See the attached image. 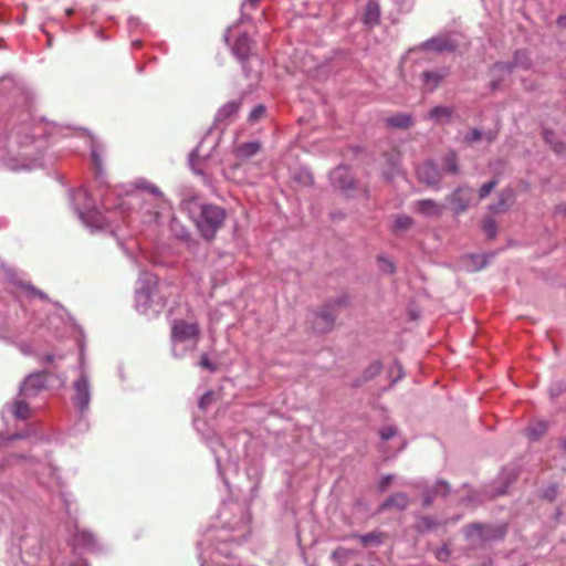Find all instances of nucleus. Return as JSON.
<instances>
[{"label":"nucleus","instance_id":"12","mask_svg":"<svg viewBox=\"0 0 566 566\" xmlns=\"http://www.w3.org/2000/svg\"><path fill=\"white\" fill-rule=\"evenodd\" d=\"M329 180L334 188H338L347 195L353 189L354 179L346 166H338L333 169L329 174Z\"/></svg>","mask_w":566,"mask_h":566},{"label":"nucleus","instance_id":"24","mask_svg":"<svg viewBox=\"0 0 566 566\" xmlns=\"http://www.w3.org/2000/svg\"><path fill=\"white\" fill-rule=\"evenodd\" d=\"M386 123L390 127L408 128L413 124V118L410 114L397 113L388 117Z\"/></svg>","mask_w":566,"mask_h":566},{"label":"nucleus","instance_id":"60","mask_svg":"<svg viewBox=\"0 0 566 566\" xmlns=\"http://www.w3.org/2000/svg\"><path fill=\"white\" fill-rule=\"evenodd\" d=\"M558 24L566 25V17L558 18Z\"/></svg>","mask_w":566,"mask_h":566},{"label":"nucleus","instance_id":"23","mask_svg":"<svg viewBox=\"0 0 566 566\" xmlns=\"http://www.w3.org/2000/svg\"><path fill=\"white\" fill-rule=\"evenodd\" d=\"M240 103L237 101H231L224 104L219 108L216 115V122H224L231 119L239 111Z\"/></svg>","mask_w":566,"mask_h":566},{"label":"nucleus","instance_id":"51","mask_svg":"<svg viewBox=\"0 0 566 566\" xmlns=\"http://www.w3.org/2000/svg\"><path fill=\"white\" fill-rule=\"evenodd\" d=\"M392 479H394V475H385V476H382L380 482H379V490L381 492H384L389 486V484L391 483Z\"/></svg>","mask_w":566,"mask_h":566},{"label":"nucleus","instance_id":"48","mask_svg":"<svg viewBox=\"0 0 566 566\" xmlns=\"http://www.w3.org/2000/svg\"><path fill=\"white\" fill-rule=\"evenodd\" d=\"M199 366L205 368V369H208L210 371H214L216 370L214 364H212L210 361V359L208 358L207 355H202L201 356L200 361H199Z\"/></svg>","mask_w":566,"mask_h":566},{"label":"nucleus","instance_id":"54","mask_svg":"<svg viewBox=\"0 0 566 566\" xmlns=\"http://www.w3.org/2000/svg\"><path fill=\"white\" fill-rule=\"evenodd\" d=\"M395 369H396V370H397V373H398L397 378L395 379V381H396L397 379H400V378L402 377V367H401V365H400V364L395 363V365L392 366V370H391V373H394V370H395Z\"/></svg>","mask_w":566,"mask_h":566},{"label":"nucleus","instance_id":"57","mask_svg":"<svg viewBox=\"0 0 566 566\" xmlns=\"http://www.w3.org/2000/svg\"><path fill=\"white\" fill-rule=\"evenodd\" d=\"M437 40H438L437 38H433L432 40L427 41V42L424 43V46H426L427 49H432V48L436 45V41H437Z\"/></svg>","mask_w":566,"mask_h":566},{"label":"nucleus","instance_id":"4","mask_svg":"<svg viewBox=\"0 0 566 566\" xmlns=\"http://www.w3.org/2000/svg\"><path fill=\"white\" fill-rule=\"evenodd\" d=\"M71 201L81 221L92 231L109 228V219L93 205L85 188H80L71 196Z\"/></svg>","mask_w":566,"mask_h":566},{"label":"nucleus","instance_id":"62","mask_svg":"<svg viewBox=\"0 0 566 566\" xmlns=\"http://www.w3.org/2000/svg\"><path fill=\"white\" fill-rule=\"evenodd\" d=\"M218 552H219L220 554H224V555L229 556V554H228V552L226 551V548L223 549V548H221V547H220V548H218Z\"/></svg>","mask_w":566,"mask_h":566},{"label":"nucleus","instance_id":"55","mask_svg":"<svg viewBox=\"0 0 566 566\" xmlns=\"http://www.w3.org/2000/svg\"><path fill=\"white\" fill-rule=\"evenodd\" d=\"M19 348L24 355H28L31 352V347L27 344H19Z\"/></svg>","mask_w":566,"mask_h":566},{"label":"nucleus","instance_id":"22","mask_svg":"<svg viewBox=\"0 0 566 566\" xmlns=\"http://www.w3.org/2000/svg\"><path fill=\"white\" fill-rule=\"evenodd\" d=\"M513 200H514L513 189L506 188L501 192L497 203L490 206V210L492 212H503L509 208V206L513 202Z\"/></svg>","mask_w":566,"mask_h":566},{"label":"nucleus","instance_id":"18","mask_svg":"<svg viewBox=\"0 0 566 566\" xmlns=\"http://www.w3.org/2000/svg\"><path fill=\"white\" fill-rule=\"evenodd\" d=\"M335 321V314H333L328 310H324L319 313H316L313 321V327L318 333H325L329 331Z\"/></svg>","mask_w":566,"mask_h":566},{"label":"nucleus","instance_id":"14","mask_svg":"<svg viewBox=\"0 0 566 566\" xmlns=\"http://www.w3.org/2000/svg\"><path fill=\"white\" fill-rule=\"evenodd\" d=\"M72 545L75 549L83 548L90 552H96L98 549L96 537L86 530H80L76 524H74Z\"/></svg>","mask_w":566,"mask_h":566},{"label":"nucleus","instance_id":"61","mask_svg":"<svg viewBox=\"0 0 566 566\" xmlns=\"http://www.w3.org/2000/svg\"><path fill=\"white\" fill-rule=\"evenodd\" d=\"M497 86H499V83L496 81H493L491 84L492 91L496 90Z\"/></svg>","mask_w":566,"mask_h":566},{"label":"nucleus","instance_id":"44","mask_svg":"<svg viewBox=\"0 0 566 566\" xmlns=\"http://www.w3.org/2000/svg\"><path fill=\"white\" fill-rule=\"evenodd\" d=\"M396 428L392 426L384 427L379 430V436L382 440H389L396 436Z\"/></svg>","mask_w":566,"mask_h":566},{"label":"nucleus","instance_id":"1","mask_svg":"<svg viewBox=\"0 0 566 566\" xmlns=\"http://www.w3.org/2000/svg\"><path fill=\"white\" fill-rule=\"evenodd\" d=\"M22 117L6 134L0 135V163L13 171L42 167L48 147L44 124L34 123L29 111Z\"/></svg>","mask_w":566,"mask_h":566},{"label":"nucleus","instance_id":"6","mask_svg":"<svg viewBox=\"0 0 566 566\" xmlns=\"http://www.w3.org/2000/svg\"><path fill=\"white\" fill-rule=\"evenodd\" d=\"M29 469L36 476L40 484L45 486L50 492L57 493L60 501L65 506V512L71 515L70 494L63 490V484L60 476L56 474V469L52 465L51 461L44 462L38 460H30Z\"/></svg>","mask_w":566,"mask_h":566},{"label":"nucleus","instance_id":"39","mask_svg":"<svg viewBox=\"0 0 566 566\" xmlns=\"http://www.w3.org/2000/svg\"><path fill=\"white\" fill-rule=\"evenodd\" d=\"M381 370L380 361L376 360L371 363L365 370L364 375L366 379H371L377 376Z\"/></svg>","mask_w":566,"mask_h":566},{"label":"nucleus","instance_id":"34","mask_svg":"<svg viewBox=\"0 0 566 566\" xmlns=\"http://www.w3.org/2000/svg\"><path fill=\"white\" fill-rule=\"evenodd\" d=\"M412 226V219L406 214H399L396 217L394 222L395 231H405Z\"/></svg>","mask_w":566,"mask_h":566},{"label":"nucleus","instance_id":"27","mask_svg":"<svg viewBox=\"0 0 566 566\" xmlns=\"http://www.w3.org/2000/svg\"><path fill=\"white\" fill-rule=\"evenodd\" d=\"M442 166L448 174H458L459 163L457 154L454 151H449L442 159Z\"/></svg>","mask_w":566,"mask_h":566},{"label":"nucleus","instance_id":"15","mask_svg":"<svg viewBox=\"0 0 566 566\" xmlns=\"http://www.w3.org/2000/svg\"><path fill=\"white\" fill-rule=\"evenodd\" d=\"M417 176L420 181L428 186H436L441 180V172L433 161H424L417 168Z\"/></svg>","mask_w":566,"mask_h":566},{"label":"nucleus","instance_id":"35","mask_svg":"<svg viewBox=\"0 0 566 566\" xmlns=\"http://www.w3.org/2000/svg\"><path fill=\"white\" fill-rule=\"evenodd\" d=\"M499 185V179L497 178H493L492 180L483 184L480 189H479V199L480 200H483L485 199L492 191L493 189Z\"/></svg>","mask_w":566,"mask_h":566},{"label":"nucleus","instance_id":"33","mask_svg":"<svg viewBox=\"0 0 566 566\" xmlns=\"http://www.w3.org/2000/svg\"><path fill=\"white\" fill-rule=\"evenodd\" d=\"M437 521L430 516H421L417 524L416 528L418 532H429L437 526Z\"/></svg>","mask_w":566,"mask_h":566},{"label":"nucleus","instance_id":"25","mask_svg":"<svg viewBox=\"0 0 566 566\" xmlns=\"http://www.w3.org/2000/svg\"><path fill=\"white\" fill-rule=\"evenodd\" d=\"M485 530V526L482 524H472L467 526L465 536L468 539L472 541V543L476 544L488 538Z\"/></svg>","mask_w":566,"mask_h":566},{"label":"nucleus","instance_id":"38","mask_svg":"<svg viewBox=\"0 0 566 566\" xmlns=\"http://www.w3.org/2000/svg\"><path fill=\"white\" fill-rule=\"evenodd\" d=\"M358 538L365 545L369 544V543H374V544H380L381 543V534L380 533H376V532H371V533H368V534L359 535Z\"/></svg>","mask_w":566,"mask_h":566},{"label":"nucleus","instance_id":"13","mask_svg":"<svg viewBox=\"0 0 566 566\" xmlns=\"http://www.w3.org/2000/svg\"><path fill=\"white\" fill-rule=\"evenodd\" d=\"M19 546L22 555L38 558L42 552V543L33 530L19 538Z\"/></svg>","mask_w":566,"mask_h":566},{"label":"nucleus","instance_id":"16","mask_svg":"<svg viewBox=\"0 0 566 566\" xmlns=\"http://www.w3.org/2000/svg\"><path fill=\"white\" fill-rule=\"evenodd\" d=\"M413 210L427 218H438L442 214L444 207L433 199H421L415 202Z\"/></svg>","mask_w":566,"mask_h":566},{"label":"nucleus","instance_id":"2","mask_svg":"<svg viewBox=\"0 0 566 566\" xmlns=\"http://www.w3.org/2000/svg\"><path fill=\"white\" fill-rule=\"evenodd\" d=\"M134 186L135 189L126 191L124 195L116 190H108L102 199V207L107 211L137 210L144 216V222H157L159 209L165 202L163 192L144 178L136 179Z\"/></svg>","mask_w":566,"mask_h":566},{"label":"nucleus","instance_id":"9","mask_svg":"<svg viewBox=\"0 0 566 566\" xmlns=\"http://www.w3.org/2000/svg\"><path fill=\"white\" fill-rule=\"evenodd\" d=\"M473 192L474 190L472 187L462 185L447 197L454 214H460L468 210L473 199Z\"/></svg>","mask_w":566,"mask_h":566},{"label":"nucleus","instance_id":"47","mask_svg":"<svg viewBox=\"0 0 566 566\" xmlns=\"http://www.w3.org/2000/svg\"><path fill=\"white\" fill-rule=\"evenodd\" d=\"M212 396H213L212 391H207L206 394H203L200 397L199 402H198L199 408L200 409H206L210 405V402L212 400Z\"/></svg>","mask_w":566,"mask_h":566},{"label":"nucleus","instance_id":"56","mask_svg":"<svg viewBox=\"0 0 566 566\" xmlns=\"http://www.w3.org/2000/svg\"><path fill=\"white\" fill-rule=\"evenodd\" d=\"M259 1L260 0H244L243 7L250 6V7L254 8L259 3Z\"/></svg>","mask_w":566,"mask_h":566},{"label":"nucleus","instance_id":"5","mask_svg":"<svg viewBox=\"0 0 566 566\" xmlns=\"http://www.w3.org/2000/svg\"><path fill=\"white\" fill-rule=\"evenodd\" d=\"M200 329L197 323L175 319L171 324V352L177 358H182L197 348Z\"/></svg>","mask_w":566,"mask_h":566},{"label":"nucleus","instance_id":"31","mask_svg":"<svg viewBox=\"0 0 566 566\" xmlns=\"http://www.w3.org/2000/svg\"><path fill=\"white\" fill-rule=\"evenodd\" d=\"M27 398L20 397L13 403L12 412L18 419H27L29 416V406L25 402Z\"/></svg>","mask_w":566,"mask_h":566},{"label":"nucleus","instance_id":"3","mask_svg":"<svg viewBox=\"0 0 566 566\" xmlns=\"http://www.w3.org/2000/svg\"><path fill=\"white\" fill-rule=\"evenodd\" d=\"M136 310L145 315H157L165 306V300L158 295L157 276L150 272H142L135 293Z\"/></svg>","mask_w":566,"mask_h":566},{"label":"nucleus","instance_id":"21","mask_svg":"<svg viewBox=\"0 0 566 566\" xmlns=\"http://www.w3.org/2000/svg\"><path fill=\"white\" fill-rule=\"evenodd\" d=\"M409 505V497L407 494L402 492L395 493L390 495L386 501L380 505V510L388 509H397L405 510Z\"/></svg>","mask_w":566,"mask_h":566},{"label":"nucleus","instance_id":"36","mask_svg":"<svg viewBox=\"0 0 566 566\" xmlns=\"http://www.w3.org/2000/svg\"><path fill=\"white\" fill-rule=\"evenodd\" d=\"M482 229L488 238L493 239L496 235L497 227L493 219L486 218L483 220Z\"/></svg>","mask_w":566,"mask_h":566},{"label":"nucleus","instance_id":"64","mask_svg":"<svg viewBox=\"0 0 566 566\" xmlns=\"http://www.w3.org/2000/svg\"><path fill=\"white\" fill-rule=\"evenodd\" d=\"M138 45H140V41H139V40H137V41H135V42L133 43V46H135V48H136V46H138Z\"/></svg>","mask_w":566,"mask_h":566},{"label":"nucleus","instance_id":"26","mask_svg":"<svg viewBox=\"0 0 566 566\" xmlns=\"http://www.w3.org/2000/svg\"><path fill=\"white\" fill-rule=\"evenodd\" d=\"M260 147L261 145L258 142L243 143L237 148V155L240 158L247 159L254 156L260 150Z\"/></svg>","mask_w":566,"mask_h":566},{"label":"nucleus","instance_id":"11","mask_svg":"<svg viewBox=\"0 0 566 566\" xmlns=\"http://www.w3.org/2000/svg\"><path fill=\"white\" fill-rule=\"evenodd\" d=\"M46 376L44 373L30 374L20 386L19 397L31 398L45 388Z\"/></svg>","mask_w":566,"mask_h":566},{"label":"nucleus","instance_id":"43","mask_svg":"<svg viewBox=\"0 0 566 566\" xmlns=\"http://www.w3.org/2000/svg\"><path fill=\"white\" fill-rule=\"evenodd\" d=\"M265 113V107L263 105H256L249 114V120L251 123L260 119Z\"/></svg>","mask_w":566,"mask_h":566},{"label":"nucleus","instance_id":"52","mask_svg":"<svg viewBox=\"0 0 566 566\" xmlns=\"http://www.w3.org/2000/svg\"><path fill=\"white\" fill-rule=\"evenodd\" d=\"M557 494V489L556 486H551L548 488L545 492H544V497L548 499V500H553Z\"/></svg>","mask_w":566,"mask_h":566},{"label":"nucleus","instance_id":"7","mask_svg":"<svg viewBox=\"0 0 566 566\" xmlns=\"http://www.w3.org/2000/svg\"><path fill=\"white\" fill-rule=\"evenodd\" d=\"M0 272H2L3 276L9 281L10 293L13 296L14 301L12 303V307L17 308L18 306L24 307V301L32 300L33 297H39L41 300H48V296L44 292L35 289L30 283H25L22 281H18L14 275L4 266V264L0 261Z\"/></svg>","mask_w":566,"mask_h":566},{"label":"nucleus","instance_id":"53","mask_svg":"<svg viewBox=\"0 0 566 566\" xmlns=\"http://www.w3.org/2000/svg\"><path fill=\"white\" fill-rule=\"evenodd\" d=\"M512 69V65L510 64H505V63H497L494 65L493 67V72H496V71H504V72H510Z\"/></svg>","mask_w":566,"mask_h":566},{"label":"nucleus","instance_id":"63","mask_svg":"<svg viewBox=\"0 0 566 566\" xmlns=\"http://www.w3.org/2000/svg\"><path fill=\"white\" fill-rule=\"evenodd\" d=\"M72 566H87V564L85 562H80V563L74 564Z\"/></svg>","mask_w":566,"mask_h":566},{"label":"nucleus","instance_id":"8","mask_svg":"<svg viewBox=\"0 0 566 566\" xmlns=\"http://www.w3.org/2000/svg\"><path fill=\"white\" fill-rule=\"evenodd\" d=\"M226 219V211L216 205H202L197 227L201 235L212 240L217 231L222 227Z\"/></svg>","mask_w":566,"mask_h":566},{"label":"nucleus","instance_id":"28","mask_svg":"<svg viewBox=\"0 0 566 566\" xmlns=\"http://www.w3.org/2000/svg\"><path fill=\"white\" fill-rule=\"evenodd\" d=\"M544 139L547 144H549L553 148V150L558 154L563 155L566 153V146L563 142L556 140V136L551 130L544 132Z\"/></svg>","mask_w":566,"mask_h":566},{"label":"nucleus","instance_id":"41","mask_svg":"<svg viewBox=\"0 0 566 566\" xmlns=\"http://www.w3.org/2000/svg\"><path fill=\"white\" fill-rule=\"evenodd\" d=\"M222 448H223L222 443H219L218 448L211 446L212 452L214 453V458H216L218 473H219L220 476H223L222 464H221L222 455H221V451H220V449H222Z\"/></svg>","mask_w":566,"mask_h":566},{"label":"nucleus","instance_id":"29","mask_svg":"<svg viewBox=\"0 0 566 566\" xmlns=\"http://www.w3.org/2000/svg\"><path fill=\"white\" fill-rule=\"evenodd\" d=\"M483 136L488 139V142H492L494 139L493 133L489 132L483 134L480 129L473 128L463 137V142L468 145H471L480 140Z\"/></svg>","mask_w":566,"mask_h":566},{"label":"nucleus","instance_id":"46","mask_svg":"<svg viewBox=\"0 0 566 566\" xmlns=\"http://www.w3.org/2000/svg\"><path fill=\"white\" fill-rule=\"evenodd\" d=\"M2 87H6V88L13 87L14 91H17L19 93L22 92V88L17 87L14 80L11 77H3L0 80V88H2Z\"/></svg>","mask_w":566,"mask_h":566},{"label":"nucleus","instance_id":"45","mask_svg":"<svg viewBox=\"0 0 566 566\" xmlns=\"http://www.w3.org/2000/svg\"><path fill=\"white\" fill-rule=\"evenodd\" d=\"M513 66H523V67H527L528 66L527 57H526V53L525 52L517 51L515 53V59H514V65Z\"/></svg>","mask_w":566,"mask_h":566},{"label":"nucleus","instance_id":"58","mask_svg":"<svg viewBox=\"0 0 566 566\" xmlns=\"http://www.w3.org/2000/svg\"><path fill=\"white\" fill-rule=\"evenodd\" d=\"M53 359H54L53 355H45V356L42 357V361L46 363V364L52 363Z\"/></svg>","mask_w":566,"mask_h":566},{"label":"nucleus","instance_id":"19","mask_svg":"<svg viewBox=\"0 0 566 566\" xmlns=\"http://www.w3.org/2000/svg\"><path fill=\"white\" fill-rule=\"evenodd\" d=\"M447 76V71H424L421 74L422 84L426 91L433 92Z\"/></svg>","mask_w":566,"mask_h":566},{"label":"nucleus","instance_id":"42","mask_svg":"<svg viewBox=\"0 0 566 566\" xmlns=\"http://www.w3.org/2000/svg\"><path fill=\"white\" fill-rule=\"evenodd\" d=\"M469 259L473 262V268H472L473 271L481 270L486 264L485 258L482 255H479V254H471V255H469Z\"/></svg>","mask_w":566,"mask_h":566},{"label":"nucleus","instance_id":"20","mask_svg":"<svg viewBox=\"0 0 566 566\" xmlns=\"http://www.w3.org/2000/svg\"><path fill=\"white\" fill-rule=\"evenodd\" d=\"M454 109L451 106L438 105L434 106L426 116L427 119L436 124L448 123L451 120Z\"/></svg>","mask_w":566,"mask_h":566},{"label":"nucleus","instance_id":"40","mask_svg":"<svg viewBox=\"0 0 566 566\" xmlns=\"http://www.w3.org/2000/svg\"><path fill=\"white\" fill-rule=\"evenodd\" d=\"M378 265L384 273L391 274L395 272L394 263L385 256L378 258Z\"/></svg>","mask_w":566,"mask_h":566},{"label":"nucleus","instance_id":"37","mask_svg":"<svg viewBox=\"0 0 566 566\" xmlns=\"http://www.w3.org/2000/svg\"><path fill=\"white\" fill-rule=\"evenodd\" d=\"M99 150H101V146L98 144H96V142L93 138H91V155H92L93 163L97 169H101V167H102V158L99 155Z\"/></svg>","mask_w":566,"mask_h":566},{"label":"nucleus","instance_id":"50","mask_svg":"<svg viewBox=\"0 0 566 566\" xmlns=\"http://www.w3.org/2000/svg\"><path fill=\"white\" fill-rule=\"evenodd\" d=\"M449 555H450V552L446 546L440 547L436 551V557H437V559H439L441 562L447 560Z\"/></svg>","mask_w":566,"mask_h":566},{"label":"nucleus","instance_id":"10","mask_svg":"<svg viewBox=\"0 0 566 566\" xmlns=\"http://www.w3.org/2000/svg\"><path fill=\"white\" fill-rule=\"evenodd\" d=\"M73 388L75 392L73 397L74 405L81 412H84L87 410L91 401L90 380L84 373L74 382Z\"/></svg>","mask_w":566,"mask_h":566},{"label":"nucleus","instance_id":"30","mask_svg":"<svg viewBox=\"0 0 566 566\" xmlns=\"http://www.w3.org/2000/svg\"><path fill=\"white\" fill-rule=\"evenodd\" d=\"M547 430V424L544 421L532 423L526 429V434L531 440H537Z\"/></svg>","mask_w":566,"mask_h":566},{"label":"nucleus","instance_id":"17","mask_svg":"<svg viewBox=\"0 0 566 566\" xmlns=\"http://www.w3.org/2000/svg\"><path fill=\"white\" fill-rule=\"evenodd\" d=\"M226 43L231 48L233 55L244 62L250 54V38H224Z\"/></svg>","mask_w":566,"mask_h":566},{"label":"nucleus","instance_id":"59","mask_svg":"<svg viewBox=\"0 0 566 566\" xmlns=\"http://www.w3.org/2000/svg\"><path fill=\"white\" fill-rule=\"evenodd\" d=\"M563 212H566V208L564 206H558L556 208V213H563Z\"/></svg>","mask_w":566,"mask_h":566},{"label":"nucleus","instance_id":"32","mask_svg":"<svg viewBox=\"0 0 566 566\" xmlns=\"http://www.w3.org/2000/svg\"><path fill=\"white\" fill-rule=\"evenodd\" d=\"M378 19L379 6L374 1H369L366 6L365 22L368 24H375L378 22Z\"/></svg>","mask_w":566,"mask_h":566},{"label":"nucleus","instance_id":"49","mask_svg":"<svg viewBox=\"0 0 566 566\" xmlns=\"http://www.w3.org/2000/svg\"><path fill=\"white\" fill-rule=\"evenodd\" d=\"M449 484L444 481H439L434 486V493L446 495L449 492Z\"/></svg>","mask_w":566,"mask_h":566}]
</instances>
